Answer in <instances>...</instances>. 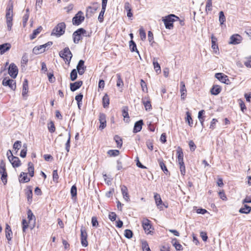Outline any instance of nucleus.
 Wrapping results in <instances>:
<instances>
[{"mask_svg": "<svg viewBox=\"0 0 251 251\" xmlns=\"http://www.w3.org/2000/svg\"><path fill=\"white\" fill-rule=\"evenodd\" d=\"M22 147V142L20 141H16L13 145V149L15 150H19Z\"/></svg>", "mask_w": 251, "mask_h": 251, "instance_id": "55", "label": "nucleus"}, {"mask_svg": "<svg viewBox=\"0 0 251 251\" xmlns=\"http://www.w3.org/2000/svg\"><path fill=\"white\" fill-rule=\"evenodd\" d=\"M77 76V71L76 69H74L71 72L70 79L72 81H74L76 79Z\"/></svg>", "mask_w": 251, "mask_h": 251, "instance_id": "44", "label": "nucleus"}, {"mask_svg": "<svg viewBox=\"0 0 251 251\" xmlns=\"http://www.w3.org/2000/svg\"><path fill=\"white\" fill-rule=\"evenodd\" d=\"M172 243L176 251H180L182 250V247L181 245L177 242L176 238L173 239L172 241Z\"/></svg>", "mask_w": 251, "mask_h": 251, "instance_id": "32", "label": "nucleus"}, {"mask_svg": "<svg viewBox=\"0 0 251 251\" xmlns=\"http://www.w3.org/2000/svg\"><path fill=\"white\" fill-rule=\"evenodd\" d=\"M151 222L147 218H144L142 222V226L145 232L148 234H151L153 232L151 229L152 228V226L151 224Z\"/></svg>", "mask_w": 251, "mask_h": 251, "instance_id": "7", "label": "nucleus"}, {"mask_svg": "<svg viewBox=\"0 0 251 251\" xmlns=\"http://www.w3.org/2000/svg\"><path fill=\"white\" fill-rule=\"evenodd\" d=\"M142 247L143 251H150L149 246L146 241H144L142 243Z\"/></svg>", "mask_w": 251, "mask_h": 251, "instance_id": "53", "label": "nucleus"}, {"mask_svg": "<svg viewBox=\"0 0 251 251\" xmlns=\"http://www.w3.org/2000/svg\"><path fill=\"white\" fill-rule=\"evenodd\" d=\"M82 81H78L74 83H70V89L72 91L74 92L79 89L82 85Z\"/></svg>", "mask_w": 251, "mask_h": 251, "instance_id": "21", "label": "nucleus"}, {"mask_svg": "<svg viewBox=\"0 0 251 251\" xmlns=\"http://www.w3.org/2000/svg\"><path fill=\"white\" fill-rule=\"evenodd\" d=\"M26 196L27 197V201L28 202H31L32 201V190L30 188L25 193Z\"/></svg>", "mask_w": 251, "mask_h": 251, "instance_id": "47", "label": "nucleus"}, {"mask_svg": "<svg viewBox=\"0 0 251 251\" xmlns=\"http://www.w3.org/2000/svg\"><path fill=\"white\" fill-rule=\"evenodd\" d=\"M34 168L33 164L31 162H28V172L29 176L31 177H33L34 176Z\"/></svg>", "mask_w": 251, "mask_h": 251, "instance_id": "38", "label": "nucleus"}, {"mask_svg": "<svg viewBox=\"0 0 251 251\" xmlns=\"http://www.w3.org/2000/svg\"><path fill=\"white\" fill-rule=\"evenodd\" d=\"M105 11V9L101 8V11L98 17V20L101 23L103 21V15Z\"/></svg>", "mask_w": 251, "mask_h": 251, "instance_id": "56", "label": "nucleus"}, {"mask_svg": "<svg viewBox=\"0 0 251 251\" xmlns=\"http://www.w3.org/2000/svg\"><path fill=\"white\" fill-rule=\"evenodd\" d=\"M24 149L22 150L20 153V156L21 157L24 158L26 156V152H27V145L26 144H24L23 145Z\"/></svg>", "mask_w": 251, "mask_h": 251, "instance_id": "48", "label": "nucleus"}, {"mask_svg": "<svg viewBox=\"0 0 251 251\" xmlns=\"http://www.w3.org/2000/svg\"><path fill=\"white\" fill-rule=\"evenodd\" d=\"M158 162L159 164L160 168H161L162 170L164 172V173L166 175H170V173L168 170L166 165H165L163 160L162 159H158Z\"/></svg>", "mask_w": 251, "mask_h": 251, "instance_id": "25", "label": "nucleus"}, {"mask_svg": "<svg viewBox=\"0 0 251 251\" xmlns=\"http://www.w3.org/2000/svg\"><path fill=\"white\" fill-rule=\"evenodd\" d=\"M59 54L60 57L62 58L66 63H67L68 64H70L73 55L68 47H66L63 50L60 51Z\"/></svg>", "mask_w": 251, "mask_h": 251, "instance_id": "4", "label": "nucleus"}, {"mask_svg": "<svg viewBox=\"0 0 251 251\" xmlns=\"http://www.w3.org/2000/svg\"><path fill=\"white\" fill-rule=\"evenodd\" d=\"M27 218L29 220V223H31L33 222V225L30 226V228L32 229L34 227V224L35 222V218L33 214L32 213L31 210L29 209L27 211Z\"/></svg>", "mask_w": 251, "mask_h": 251, "instance_id": "19", "label": "nucleus"}, {"mask_svg": "<svg viewBox=\"0 0 251 251\" xmlns=\"http://www.w3.org/2000/svg\"><path fill=\"white\" fill-rule=\"evenodd\" d=\"M71 194L72 197H76L77 194V188L75 185H73L71 189Z\"/></svg>", "mask_w": 251, "mask_h": 251, "instance_id": "57", "label": "nucleus"}, {"mask_svg": "<svg viewBox=\"0 0 251 251\" xmlns=\"http://www.w3.org/2000/svg\"><path fill=\"white\" fill-rule=\"evenodd\" d=\"M13 5L12 3H9L6 8V25L9 31H10L12 29V26L13 25L12 20H13Z\"/></svg>", "mask_w": 251, "mask_h": 251, "instance_id": "1", "label": "nucleus"}, {"mask_svg": "<svg viewBox=\"0 0 251 251\" xmlns=\"http://www.w3.org/2000/svg\"><path fill=\"white\" fill-rule=\"evenodd\" d=\"M22 226H23V231L24 232H25V231L26 229L28 226V223L25 219L23 220Z\"/></svg>", "mask_w": 251, "mask_h": 251, "instance_id": "64", "label": "nucleus"}, {"mask_svg": "<svg viewBox=\"0 0 251 251\" xmlns=\"http://www.w3.org/2000/svg\"><path fill=\"white\" fill-rule=\"evenodd\" d=\"M42 30V27L40 26L37 29L33 30V33L30 36V39L33 40L35 38L38 34H39Z\"/></svg>", "mask_w": 251, "mask_h": 251, "instance_id": "33", "label": "nucleus"}, {"mask_svg": "<svg viewBox=\"0 0 251 251\" xmlns=\"http://www.w3.org/2000/svg\"><path fill=\"white\" fill-rule=\"evenodd\" d=\"M6 155L9 161L11 163L13 167H18L21 165V164L20 160L18 157L13 155L11 150H9L7 151Z\"/></svg>", "mask_w": 251, "mask_h": 251, "instance_id": "5", "label": "nucleus"}, {"mask_svg": "<svg viewBox=\"0 0 251 251\" xmlns=\"http://www.w3.org/2000/svg\"><path fill=\"white\" fill-rule=\"evenodd\" d=\"M251 207L247 204H245L244 207L240 208L239 211L241 213L248 214L251 212Z\"/></svg>", "mask_w": 251, "mask_h": 251, "instance_id": "34", "label": "nucleus"}, {"mask_svg": "<svg viewBox=\"0 0 251 251\" xmlns=\"http://www.w3.org/2000/svg\"><path fill=\"white\" fill-rule=\"evenodd\" d=\"M119 153L120 151L117 150H110L107 151V154L110 157L117 156L119 154Z\"/></svg>", "mask_w": 251, "mask_h": 251, "instance_id": "41", "label": "nucleus"}, {"mask_svg": "<svg viewBox=\"0 0 251 251\" xmlns=\"http://www.w3.org/2000/svg\"><path fill=\"white\" fill-rule=\"evenodd\" d=\"M212 10V0H207L206 2V7H205V11H211Z\"/></svg>", "mask_w": 251, "mask_h": 251, "instance_id": "45", "label": "nucleus"}, {"mask_svg": "<svg viewBox=\"0 0 251 251\" xmlns=\"http://www.w3.org/2000/svg\"><path fill=\"white\" fill-rule=\"evenodd\" d=\"M180 91L181 93V99L182 100H184L186 97V89L185 87V83L183 81H181L180 83Z\"/></svg>", "mask_w": 251, "mask_h": 251, "instance_id": "23", "label": "nucleus"}, {"mask_svg": "<svg viewBox=\"0 0 251 251\" xmlns=\"http://www.w3.org/2000/svg\"><path fill=\"white\" fill-rule=\"evenodd\" d=\"M142 102L145 106V109L147 111H150L151 109V101L148 100V98H144L142 99Z\"/></svg>", "mask_w": 251, "mask_h": 251, "instance_id": "27", "label": "nucleus"}, {"mask_svg": "<svg viewBox=\"0 0 251 251\" xmlns=\"http://www.w3.org/2000/svg\"><path fill=\"white\" fill-rule=\"evenodd\" d=\"M186 121L188 122V124L190 126H192L193 125V120L191 116L190 113L189 112H186Z\"/></svg>", "mask_w": 251, "mask_h": 251, "instance_id": "54", "label": "nucleus"}, {"mask_svg": "<svg viewBox=\"0 0 251 251\" xmlns=\"http://www.w3.org/2000/svg\"><path fill=\"white\" fill-rule=\"evenodd\" d=\"M221 91V87L218 85H214L211 89L210 92L212 95H217Z\"/></svg>", "mask_w": 251, "mask_h": 251, "instance_id": "31", "label": "nucleus"}, {"mask_svg": "<svg viewBox=\"0 0 251 251\" xmlns=\"http://www.w3.org/2000/svg\"><path fill=\"white\" fill-rule=\"evenodd\" d=\"M0 174L1 175V180L5 184L7 183V173L6 171L5 164L3 160L0 163Z\"/></svg>", "mask_w": 251, "mask_h": 251, "instance_id": "10", "label": "nucleus"}, {"mask_svg": "<svg viewBox=\"0 0 251 251\" xmlns=\"http://www.w3.org/2000/svg\"><path fill=\"white\" fill-rule=\"evenodd\" d=\"M29 18V13H26L24 15L23 17V25L24 27H25L26 25V23Z\"/></svg>", "mask_w": 251, "mask_h": 251, "instance_id": "59", "label": "nucleus"}, {"mask_svg": "<svg viewBox=\"0 0 251 251\" xmlns=\"http://www.w3.org/2000/svg\"><path fill=\"white\" fill-rule=\"evenodd\" d=\"M179 19V18L174 14H170L162 18L165 27L169 29H173L174 27L173 23Z\"/></svg>", "mask_w": 251, "mask_h": 251, "instance_id": "2", "label": "nucleus"}, {"mask_svg": "<svg viewBox=\"0 0 251 251\" xmlns=\"http://www.w3.org/2000/svg\"><path fill=\"white\" fill-rule=\"evenodd\" d=\"M99 7L100 4L99 3H94L92 6H89L88 7L87 11V12H89L90 13L93 14L97 11Z\"/></svg>", "mask_w": 251, "mask_h": 251, "instance_id": "26", "label": "nucleus"}, {"mask_svg": "<svg viewBox=\"0 0 251 251\" xmlns=\"http://www.w3.org/2000/svg\"><path fill=\"white\" fill-rule=\"evenodd\" d=\"M153 65L156 73H160L161 72L160 66L158 63L157 59L155 58H153Z\"/></svg>", "mask_w": 251, "mask_h": 251, "instance_id": "35", "label": "nucleus"}, {"mask_svg": "<svg viewBox=\"0 0 251 251\" xmlns=\"http://www.w3.org/2000/svg\"><path fill=\"white\" fill-rule=\"evenodd\" d=\"M216 38L212 37V46L211 48L215 51V52H217V50H219L218 45L216 44Z\"/></svg>", "mask_w": 251, "mask_h": 251, "instance_id": "42", "label": "nucleus"}, {"mask_svg": "<svg viewBox=\"0 0 251 251\" xmlns=\"http://www.w3.org/2000/svg\"><path fill=\"white\" fill-rule=\"evenodd\" d=\"M48 129L51 133H53L55 130V127L52 121H50L48 125Z\"/></svg>", "mask_w": 251, "mask_h": 251, "instance_id": "52", "label": "nucleus"}, {"mask_svg": "<svg viewBox=\"0 0 251 251\" xmlns=\"http://www.w3.org/2000/svg\"><path fill=\"white\" fill-rule=\"evenodd\" d=\"M140 84L142 87V91L144 92H147V86L146 82L144 81L143 79H141Z\"/></svg>", "mask_w": 251, "mask_h": 251, "instance_id": "60", "label": "nucleus"}, {"mask_svg": "<svg viewBox=\"0 0 251 251\" xmlns=\"http://www.w3.org/2000/svg\"><path fill=\"white\" fill-rule=\"evenodd\" d=\"M215 77L222 82L225 84H228L229 81L227 76L223 73H216L215 74Z\"/></svg>", "mask_w": 251, "mask_h": 251, "instance_id": "16", "label": "nucleus"}, {"mask_svg": "<svg viewBox=\"0 0 251 251\" xmlns=\"http://www.w3.org/2000/svg\"><path fill=\"white\" fill-rule=\"evenodd\" d=\"M2 84L4 86H8L12 90H15L16 88L15 80L9 77H5L2 80Z\"/></svg>", "mask_w": 251, "mask_h": 251, "instance_id": "8", "label": "nucleus"}, {"mask_svg": "<svg viewBox=\"0 0 251 251\" xmlns=\"http://www.w3.org/2000/svg\"><path fill=\"white\" fill-rule=\"evenodd\" d=\"M28 55L26 53H25L22 57V60H21V63L22 64H25L26 65L28 62Z\"/></svg>", "mask_w": 251, "mask_h": 251, "instance_id": "61", "label": "nucleus"}, {"mask_svg": "<svg viewBox=\"0 0 251 251\" xmlns=\"http://www.w3.org/2000/svg\"><path fill=\"white\" fill-rule=\"evenodd\" d=\"M124 7L125 10L127 11V16L128 18H131L133 16V14L131 12V8L129 3L128 2H126Z\"/></svg>", "mask_w": 251, "mask_h": 251, "instance_id": "30", "label": "nucleus"}, {"mask_svg": "<svg viewBox=\"0 0 251 251\" xmlns=\"http://www.w3.org/2000/svg\"><path fill=\"white\" fill-rule=\"evenodd\" d=\"M5 236L9 241L11 240L12 236V232L11 230V227L8 224L6 225Z\"/></svg>", "mask_w": 251, "mask_h": 251, "instance_id": "28", "label": "nucleus"}, {"mask_svg": "<svg viewBox=\"0 0 251 251\" xmlns=\"http://www.w3.org/2000/svg\"><path fill=\"white\" fill-rule=\"evenodd\" d=\"M176 152L177 155V162H178V164L184 163L183 153L182 149L180 147L177 148Z\"/></svg>", "mask_w": 251, "mask_h": 251, "instance_id": "18", "label": "nucleus"}, {"mask_svg": "<svg viewBox=\"0 0 251 251\" xmlns=\"http://www.w3.org/2000/svg\"><path fill=\"white\" fill-rule=\"evenodd\" d=\"M114 140L117 144V147L121 148L122 146V139L118 135H116L114 137Z\"/></svg>", "mask_w": 251, "mask_h": 251, "instance_id": "43", "label": "nucleus"}, {"mask_svg": "<svg viewBox=\"0 0 251 251\" xmlns=\"http://www.w3.org/2000/svg\"><path fill=\"white\" fill-rule=\"evenodd\" d=\"M27 173L22 172L21 173L20 177L21 179H20V182L22 183L27 182L30 181V178L27 176Z\"/></svg>", "mask_w": 251, "mask_h": 251, "instance_id": "29", "label": "nucleus"}, {"mask_svg": "<svg viewBox=\"0 0 251 251\" xmlns=\"http://www.w3.org/2000/svg\"><path fill=\"white\" fill-rule=\"evenodd\" d=\"M129 48L131 52L136 51L139 55V52L137 49L136 45L132 40L129 42Z\"/></svg>", "mask_w": 251, "mask_h": 251, "instance_id": "37", "label": "nucleus"}, {"mask_svg": "<svg viewBox=\"0 0 251 251\" xmlns=\"http://www.w3.org/2000/svg\"><path fill=\"white\" fill-rule=\"evenodd\" d=\"M33 53L35 54H39L45 51V49H43L41 45L35 47L32 50Z\"/></svg>", "mask_w": 251, "mask_h": 251, "instance_id": "39", "label": "nucleus"}, {"mask_svg": "<svg viewBox=\"0 0 251 251\" xmlns=\"http://www.w3.org/2000/svg\"><path fill=\"white\" fill-rule=\"evenodd\" d=\"M125 236L128 239H130L132 237L133 232L130 229H126L124 233Z\"/></svg>", "mask_w": 251, "mask_h": 251, "instance_id": "49", "label": "nucleus"}, {"mask_svg": "<svg viewBox=\"0 0 251 251\" xmlns=\"http://www.w3.org/2000/svg\"><path fill=\"white\" fill-rule=\"evenodd\" d=\"M226 21V17L223 11L219 12V22L221 25H223Z\"/></svg>", "mask_w": 251, "mask_h": 251, "instance_id": "50", "label": "nucleus"}, {"mask_svg": "<svg viewBox=\"0 0 251 251\" xmlns=\"http://www.w3.org/2000/svg\"><path fill=\"white\" fill-rule=\"evenodd\" d=\"M80 232L81 244L83 247H86L88 246L87 232L84 227H81Z\"/></svg>", "mask_w": 251, "mask_h": 251, "instance_id": "12", "label": "nucleus"}, {"mask_svg": "<svg viewBox=\"0 0 251 251\" xmlns=\"http://www.w3.org/2000/svg\"><path fill=\"white\" fill-rule=\"evenodd\" d=\"M238 102H239V104L240 105L241 111L243 112H244V110H246V105H245V104L244 103V102L241 99L238 100Z\"/></svg>", "mask_w": 251, "mask_h": 251, "instance_id": "58", "label": "nucleus"}, {"mask_svg": "<svg viewBox=\"0 0 251 251\" xmlns=\"http://www.w3.org/2000/svg\"><path fill=\"white\" fill-rule=\"evenodd\" d=\"M86 66H84V61L82 60H80L76 66V69L79 75H82L86 70Z\"/></svg>", "mask_w": 251, "mask_h": 251, "instance_id": "15", "label": "nucleus"}, {"mask_svg": "<svg viewBox=\"0 0 251 251\" xmlns=\"http://www.w3.org/2000/svg\"><path fill=\"white\" fill-rule=\"evenodd\" d=\"M91 222H92L93 226H94V227L98 226L99 223H98V221L97 220V218L96 217H95V216L92 217Z\"/></svg>", "mask_w": 251, "mask_h": 251, "instance_id": "63", "label": "nucleus"}, {"mask_svg": "<svg viewBox=\"0 0 251 251\" xmlns=\"http://www.w3.org/2000/svg\"><path fill=\"white\" fill-rule=\"evenodd\" d=\"M103 106L104 108L108 107L109 104V99L108 96L106 94L102 98Z\"/></svg>", "mask_w": 251, "mask_h": 251, "instance_id": "40", "label": "nucleus"}, {"mask_svg": "<svg viewBox=\"0 0 251 251\" xmlns=\"http://www.w3.org/2000/svg\"><path fill=\"white\" fill-rule=\"evenodd\" d=\"M11 46L9 43H5L0 45V53L3 54L6 51H8L11 48Z\"/></svg>", "mask_w": 251, "mask_h": 251, "instance_id": "24", "label": "nucleus"}, {"mask_svg": "<svg viewBox=\"0 0 251 251\" xmlns=\"http://www.w3.org/2000/svg\"><path fill=\"white\" fill-rule=\"evenodd\" d=\"M66 29V24L64 22L58 24L53 29L51 35L59 37L63 35Z\"/></svg>", "mask_w": 251, "mask_h": 251, "instance_id": "3", "label": "nucleus"}, {"mask_svg": "<svg viewBox=\"0 0 251 251\" xmlns=\"http://www.w3.org/2000/svg\"><path fill=\"white\" fill-rule=\"evenodd\" d=\"M121 192L123 196L124 199L127 202L130 201L129 196L128 193V190L127 187L123 185L121 186Z\"/></svg>", "mask_w": 251, "mask_h": 251, "instance_id": "20", "label": "nucleus"}, {"mask_svg": "<svg viewBox=\"0 0 251 251\" xmlns=\"http://www.w3.org/2000/svg\"><path fill=\"white\" fill-rule=\"evenodd\" d=\"M143 125V121L142 120H140L137 122H136L133 128V132L137 133L139 132L142 129V126Z\"/></svg>", "mask_w": 251, "mask_h": 251, "instance_id": "22", "label": "nucleus"}, {"mask_svg": "<svg viewBox=\"0 0 251 251\" xmlns=\"http://www.w3.org/2000/svg\"><path fill=\"white\" fill-rule=\"evenodd\" d=\"M117 76L118 78L117 81V86L118 87H122L124 85V83L121 78V75L118 74H117Z\"/></svg>", "mask_w": 251, "mask_h": 251, "instance_id": "51", "label": "nucleus"}, {"mask_svg": "<svg viewBox=\"0 0 251 251\" xmlns=\"http://www.w3.org/2000/svg\"><path fill=\"white\" fill-rule=\"evenodd\" d=\"M83 13L81 11H78V13L73 18V24L76 25H79L84 20V17L83 16Z\"/></svg>", "mask_w": 251, "mask_h": 251, "instance_id": "9", "label": "nucleus"}, {"mask_svg": "<svg viewBox=\"0 0 251 251\" xmlns=\"http://www.w3.org/2000/svg\"><path fill=\"white\" fill-rule=\"evenodd\" d=\"M86 33V30L80 28L75 31L73 34L74 42L75 44L78 43L79 41L82 39V35Z\"/></svg>", "mask_w": 251, "mask_h": 251, "instance_id": "6", "label": "nucleus"}, {"mask_svg": "<svg viewBox=\"0 0 251 251\" xmlns=\"http://www.w3.org/2000/svg\"><path fill=\"white\" fill-rule=\"evenodd\" d=\"M106 116L104 113H100L99 115V121L100 123V129H103L106 126Z\"/></svg>", "mask_w": 251, "mask_h": 251, "instance_id": "13", "label": "nucleus"}, {"mask_svg": "<svg viewBox=\"0 0 251 251\" xmlns=\"http://www.w3.org/2000/svg\"><path fill=\"white\" fill-rule=\"evenodd\" d=\"M18 73V69L17 66L13 63L10 64L8 68V74L13 78H15Z\"/></svg>", "mask_w": 251, "mask_h": 251, "instance_id": "11", "label": "nucleus"}, {"mask_svg": "<svg viewBox=\"0 0 251 251\" xmlns=\"http://www.w3.org/2000/svg\"><path fill=\"white\" fill-rule=\"evenodd\" d=\"M122 114L124 118H129L128 108L127 107H124L122 110Z\"/></svg>", "mask_w": 251, "mask_h": 251, "instance_id": "62", "label": "nucleus"}, {"mask_svg": "<svg viewBox=\"0 0 251 251\" xmlns=\"http://www.w3.org/2000/svg\"><path fill=\"white\" fill-rule=\"evenodd\" d=\"M154 198L155 203L156 204L157 206L159 208H161V206H160V205H161L162 204V201L161 200L160 195L157 194H155L154 195Z\"/></svg>", "mask_w": 251, "mask_h": 251, "instance_id": "36", "label": "nucleus"}, {"mask_svg": "<svg viewBox=\"0 0 251 251\" xmlns=\"http://www.w3.org/2000/svg\"><path fill=\"white\" fill-rule=\"evenodd\" d=\"M139 34L141 39L142 41H144L146 38V34L143 27H140L139 29Z\"/></svg>", "mask_w": 251, "mask_h": 251, "instance_id": "46", "label": "nucleus"}, {"mask_svg": "<svg viewBox=\"0 0 251 251\" xmlns=\"http://www.w3.org/2000/svg\"><path fill=\"white\" fill-rule=\"evenodd\" d=\"M242 39V37L239 34H234L230 37L229 43L232 45L238 44L241 42Z\"/></svg>", "mask_w": 251, "mask_h": 251, "instance_id": "14", "label": "nucleus"}, {"mask_svg": "<svg viewBox=\"0 0 251 251\" xmlns=\"http://www.w3.org/2000/svg\"><path fill=\"white\" fill-rule=\"evenodd\" d=\"M28 92V81L25 79L23 84L22 96L25 100H26L27 94Z\"/></svg>", "mask_w": 251, "mask_h": 251, "instance_id": "17", "label": "nucleus"}]
</instances>
